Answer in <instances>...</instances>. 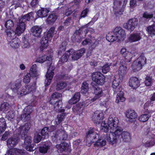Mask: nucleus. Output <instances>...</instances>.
Instances as JSON below:
<instances>
[{
    "label": "nucleus",
    "instance_id": "obj_1",
    "mask_svg": "<svg viewBox=\"0 0 155 155\" xmlns=\"http://www.w3.org/2000/svg\"><path fill=\"white\" fill-rule=\"evenodd\" d=\"M32 16V13L30 12L24 16L19 17L16 20L17 27L15 31L11 29H7L6 30L7 37L12 39L16 38V34L18 35H21L25 29V22L27 21H29Z\"/></svg>",
    "mask_w": 155,
    "mask_h": 155
},
{
    "label": "nucleus",
    "instance_id": "obj_2",
    "mask_svg": "<svg viewBox=\"0 0 155 155\" xmlns=\"http://www.w3.org/2000/svg\"><path fill=\"white\" fill-rule=\"evenodd\" d=\"M118 119L115 115H112L110 117L108 121L109 126L110 130H115V131L106 134V137L108 143L110 144L114 145L119 143V134H118L117 129L118 127Z\"/></svg>",
    "mask_w": 155,
    "mask_h": 155
},
{
    "label": "nucleus",
    "instance_id": "obj_3",
    "mask_svg": "<svg viewBox=\"0 0 155 155\" xmlns=\"http://www.w3.org/2000/svg\"><path fill=\"white\" fill-rule=\"evenodd\" d=\"M30 127L28 124H26L24 126H20L16 130V132L18 135H21V138L24 140V144L23 147L28 151H32L36 149L35 144H31L32 138L31 137L27 136V134Z\"/></svg>",
    "mask_w": 155,
    "mask_h": 155
},
{
    "label": "nucleus",
    "instance_id": "obj_4",
    "mask_svg": "<svg viewBox=\"0 0 155 155\" xmlns=\"http://www.w3.org/2000/svg\"><path fill=\"white\" fill-rule=\"evenodd\" d=\"M10 85L13 92L19 97L32 92L34 90V87L30 86L22 87L21 88V80L19 79L16 80L14 82L11 83Z\"/></svg>",
    "mask_w": 155,
    "mask_h": 155
},
{
    "label": "nucleus",
    "instance_id": "obj_5",
    "mask_svg": "<svg viewBox=\"0 0 155 155\" xmlns=\"http://www.w3.org/2000/svg\"><path fill=\"white\" fill-rule=\"evenodd\" d=\"M112 115H115L114 114H111L110 116L108 119V123L107 124L104 121H102L104 117L103 112L101 111L97 110L94 113L92 119L94 123L97 124H99L102 122L100 127L101 130V131L107 133L109 131V128H110L108 125L109 118Z\"/></svg>",
    "mask_w": 155,
    "mask_h": 155
},
{
    "label": "nucleus",
    "instance_id": "obj_6",
    "mask_svg": "<svg viewBox=\"0 0 155 155\" xmlns=\"http://www.w3.org/2000/svg\"><path fill=\"white\" fill-rule=\"evenodd\" d=\"M113 33L111 35L108 34L106 36L107 39L110 42H113L117 40H123L126 37L125 31L120 27L115 28Z\"/></svg>",
    "mask_w": 155,
    "mask_h": 155
},
{
    "label": "nucleus",
    "instance_id": "obj_7",
    "mask_svg": "<svg viewBox=\"0 0 155 155\" xmlns=\"http://www.w3.org/2000/svg\"><path fill=\"white\" fill-rule=\"evenodd\" d=\"M53 134L52 138L54 141H56L58 140H66L68 138V135L63 127H61L57 131L53 132Z\"/></svg>",
    "mask_w": 155,
    "mask_h": 155
},
{
    "label": "nucleus",
    "instance_id": "obj_8",
    "mask_svg": "<svg viewBox=\"0 0 155 155\" xmlns=\"http://www.w3.org/2000/svg\"><path fill=\"white\" fill-rule=\"evenodd\" d=\"M54 29V27H51L46 34L42 37L41 43L43 48H46L48 46V41L51 40L53 35L56 33Z\"/></svg>",
    "mask_w": 155,
    "mask_h": 155
},
{
    "label": "nucleus",
    "instance_id": "obj_9",
    "mask_svg": "<svg viewBox=\"0 0 155 155\" xmlns=\"http://www.w3.org/2000/svg\"><path fill=\"white\" fill-rule=\"evenodd\" d=\"M146 58L143 56H140L134 61L132 65V68L134 72H137L142 69V66L146 63Z\"/></svg>",
    "mask_w": 155,
    "mask_h": 155
},
{
    "label": "nucleus",
    "instance_id": "obj_10",
    "mask_svg": "<svg viewBox=\"0 0 155 155\" xmlns=\"http://www.w3.org/2000/svg\"><path fill=\"white\" fill-rule=\"evenodd\" d=\"M117 129L118 134H119L118 137L119 143L121 141L127 142L131 140V135L127 131H123L122 129L118 126Z\"/></svg>",
    "mask_w": 155,
    "mask_h": 155
},
{
    "label": "nucleus",
    "instance_id": "obj_11",
    "mask_svg": "<svg viewBox=\"0 0 155 155\" xmlns=\"http://www.w3.org/2000/svg\"><path fill=\"white\" fill-rule=\"evenodd\" d=\"M37 70V65L35 64H33L30 69V73L27 74L23 78V82L25 83L29 82L31 77H36L38 75Z\"/></svg>",
    "mask_w": 155,
    "mask_h": 155
},
{
    "label": "nucleus",
    "instance_id": "obj_12",
    "mask_svg": "<svg viewBox=\"0 0 155 155\" xmlns=\"http://www.w3.org/2000/svg\"><path fill=\"white\" fill-rule=\"evenodd\" d=\"M32 107L28 106L26 107L24 110V113L23 114L17 119L18 121H19L21 120H22L24 121H27L30 119V114L33 111Z\"/></svg>",
    "mask_w": 155,
    "mask_h": 155
},
{
    "label": "nucleus",
    "instance_id": "obj_13",
    "mask_svg": "<svg viewBox=\"0 0 155 155\" xmlns=\"http://www.w3.org/2000/svg\"><path fill=\"white\" fill-rule=\"evenodd\" d=\"M99 137L97 134L94 132V129L90 128L86 133V141L88 143H94Z\"/></svg>",
    "mask_w": 155,
    "mask_h": 155
},
{
    "label": "nucleus",
    "instance_id": "obj_14",
    "mask_svg": "<svg viewBox=\"0 0 155 155\" xmlns=\"http://www.w3.org/2000/svg\"><path fill=\"white\" fill-rule=\"evenodd\" d=\"M138 24V19L134 18L129 19L127 23H124L123 27L125 29L132 31L136 27Z\"/></svg>",
    "mask_w": 155,
    "mask_h": 155
},
{
    "label": "nucleus",
    "instance_id": "obj_15",
    "mask_svg": "<svg viewBox=\"0 0 155 155\" xmlns=\"http://www.w3.org/2000/svg\"><path fill=\"white\" fill-rule=\"evenodd\" d=\"M54 69V68L51 64L49 67L45 75L46 79L45 82V86H48L50 84L54 74L53 71Z\"/></svg>",
    "mask_w": 155,
    "mask_h": 155
},
{
    "label": "nucleus",
    "instance_id": "obj_16",
    "mask_svg": "<svg viewBox=\"0 0 155 155\" xmlns=\"http://www.w3.org/2000/svg\"><path fill=\"white\" fill-rule=\"evenodd\" d=\"M92 80L97 84L102 85L104 82V78L103 74L100 72H96L92 74Z\"/></svg>",
    "mask_w": 155,
    "mask_h": 155
},
{
    "label": "nucleus",
    "instance_id": "obj_17",
    "mask_svg": "<svg viewBox=\"0 0 155 155\" xmlns=\"http://www.w3.org/2000/svg\"><path fill=\"white\" fill-rule=\"evenodd\" d=\"M94 92L95 95V97L93 98L87 100L84 102V104H86L87 105L89 104L94 102L97 99L99 98L101 96L102 94V91L101 88L97 87L95 88L94 90Z\"/></svg>",
    "mask_w": 155,
    "mask_h": 155
},
{
    "label": "nucleus",
    "instance_id": "obj_18",
    "mask_svg": "<svg viewBox=\"0 0 155 155\" xmlns=\"http://www.w3.org/2000/svg\"><path fill=\"white\" fill-rule=\"evenodd\" d=\"M126 61L124 60H121L120 64V66L118 71V76L120 77H123L126 74L127 72V67L126 64Z\"/></svg>",
    "mask_w": 155,
    "mask_h": 155
},
{
    "label": "nucleus",
    "instance_id": "obj_19",
    "mask_svg": "<svg viewBox=\"0 0 155 155\" xmlns=\"http://www.w3.org/2000/svg\"><path fill=\"white\" fill-rule=\"evenodd\" d=\"M72 53L71 54L72 59L74 60H76L80 58L85 52V49L83 48L77 51H74L73 49Z\"/></svg>",
    "mask_w": 155,
    "mask_h": 155
},
{
    "label": "nucleus",
    "instance_id": "obj_20",
    "mask_svg": "<svg viewBox=\"0 0 155 155\" xmlns=\"http://www.w3.org/2000/svg\"><path fill=\"white\" fill-rule=\"evenodd\" d=\"M126 116L127 120L130 122H133L136 120L137 115L134 110H128L126 113Z\"/></svg>",
    "mask_w": 155,
    "mask_h": 155
},
{
    "label": "nucleus",
    "instance_id": "obj_21",
    "mask_svg": "<svg viewBox=\"0 0 155 155\" xmlns=\"http://www.w3.org/2000/svg\"><path fill=\"white\" fill-rule=\"evenodd\" d=\"M143 35V33L141 32H137L131 34L128 38L129 42H133L140 40Z\"/></svg>",
    "mask_w": 155,
    "mask_h": 155
},
{
    "label": "nucleus",
    "instance_id": "obj_22",
    "mask_svg": "<svg viewBox=\"0 0 155 155\" xmlns=\"http://www.w3.org/2000/svg\"><path fill=\"white\" fill-rule=\"evenodd\" d=\"M88 25L87 24L85 25L82 26L78 30H77L74 33L75 35H79L80 37H82L83 38H84L86 36V35L87 33V27ZM75 36L76 37L75 35Z\"/></svg>",
    "mask_w": 155,
    "mask_h": 155
},
{
    "label": "nucleus",
    "instance_id": "obj_23",
    "mask_svg": "<svg viewBox=\"0 0 155 155\" xmlns=\"http://www.w3.org/2000/svg\"><path fill=\"white\" fill-rule=\"evenodd\" d=\"M19 140V138L17 135L9 138L7 140L8 147H10L15 146L18 144Z\"/></svg>",
    "mask_w": 155,
    "mask_h": 155
},
{
    "label": "nucleus",
    "instance_id": "obj_24",
    "mask_svg": "<svg viewBox=\"0 0 155 155\" xmlns=\"http://www.w3.org/2000/svg\"><path fill=\"white\" fill-rule=\"evenodd\" d=\"M24 154L23 150L17 148H12L8 150L5 155H23Z\"/></svg>",
    "mask_w": 155,
    "mask_h": 155
},
{
    "label": "nucleus",
    "instance_id": "obj_25",
    "mask_svg": "<svg viewBox=\"0 0 155 155\" xmlns=\"http://www.w3.org/2000/svg\"><path fill=\"white\" fill-rule=\"evenodd\" d=\"M120 52L121 54L125 58V61L128 62H130V61L132 58V55L130 52L127 51L125 48H122Z\"/></svg>",
    "mask_w": 155,
    "mask_h": 155
},
{
    "label": "nucleus",
    "instance_id": "obj_26",
    "mask_svg": "<svg viewBox=\"0 0 155 155\" xmlns=\"http://www.w3.org/2000/svg\"><path fill=\"white\" fill-rule=\"evenodd\" d=\"M139 81L138 79L134 77L130 78L129 81V86L133 89H136L139 86Z\"/></svg>",
    "mask_w": 155,
    "mask_h": 155
},
{
    "label": "nucleus",
    "instance_id": "obj_27",
    "mask_svg": "<svg viewBox=\"0 0 155 155\" xmlns=\"http://www.w3.org/2000/svg\"><path fill=\"white\" fill-rule=\"evenodd\" d=\"M42 31V28L38 26H35L32 27L31 29L32 35L37 37L41 36V34Z\"/></svg>",
    "mask_w": 155,
    "mask_h": 155
},
{
    "label": "nucleus",
    "instance_id": "obj_28",
    "mask_svg": "<svg viewBox=\"0 0 155 155\" xmlns=\"http://www.w3.org/2000/svg\"><path fill=\"white\" fill-rule=\"evenodd\" d=\"M72 51V50H71V49H70L67 51L60 59L58 62L59 64H62L67 61L69 58V56L71 55Z\"/></svg>",
    "mask_w": 155,
    "mask_h": 155
},
{
    "label": "nucleus",
    "instance_id": "obj_29",
    "mask_svg": "<svg viewBox=\"0 0 155 155\" xmlns=\"http://www.w3.org/2000/svg\"><path fill=\"white\" fill-rule=\"evenodd\" d=\"M54 103L52 104L54 105L55 110L57 112H64V110L61 107L62 101L60 100L58 101H54Z\"/></svg>",
    "mask_w": 155,
    "mask_h": 155
},
{
    "label": "nucleus",
    "instance_id": "obj_30",
    "mask_svg": "<svg viewBox=\"0 0 155 155\" xmlns=\"http://www.w3.org/2000/svg\"><path fill=\"white\" fill-rule=\"evenodd\" d=\"M51 146V143L50 141H48L45 142L44 145L40 147L39 150L40 152L44 153H46Z\"/></svg>",
    "mask_w": 155,
    "mask_h": 155
},
{
    "label": "nucleus",
    "instance_id": "obj_31",
    "mask_svg": "<svg viewBox=\"0 0 155 155\" xmlns=\"http://www.w3.org/2000/svg\"><path fill=\"white\" fill-rule=\"evenodd\" d=\"M117 62L115 63H108L104 65L102 68V71L104 73H106L108 72L111 68H113V67L116 66Z\"/></svg>",
    "mask_w": 155,
    "mask_h": 155
},
{
    "label": "nucleus",
    "instance_id": "obj_32",
    "mask_svg": "<svg viewBox=\"0 0 155 155\" xmlns=\"http://www.w3.org/2000/svg\"><path fill=\"white\" fill-rule=\"evenodd\" d=\"M49 11V8H43L38 11L37 14L39 17L43 18L47 16L48 13Z\"/></svg>",
    "mask_w": 155,
    "mask_h": 155
},
{
    "label": "nucleus",
    "instance_id": "obj_33",
    "mask_svg": "<svg viewBox=\"0 0 155 155\" xmlns=\"http://www.w3.org/2000/svg\"><path fill=\"white\" fill-rule=\"evenodd\" d=\"M52 56L51 55H49L47 56L45 55L40 56L36 59V62L39 63H42L46 60L50 61L52 60Z\"/></svg>",
    "mask_w": 155,
    "mask_h": 155
},
{
    "label": "nucleus",
    "instance_id": "obj_34",
    "mask_svg": "<svg viewBox=\"0 0 155 155\" xmlns=\"http://www.w3.org/2000/svg\"><path fill=\"white\" fill-rule=\"evenodd\" d=\"M106 143V141L104 139L102 136L100 139H99L97 141H96L94 144V145L95 147H101L104 146Z\"/></svg>",
    "mask_w": 155,
    "mask_h": 155
},
{
    "label": "nucleus",
    "instance_id": "obj_35",
    "mask_svg": "<svg viewBox=\"0 0 155 155\" xmlns=\"http://www.w3.org/2000/svg\"><path fill=\"white\" fill-rule=\"evenodd\" d=\"M123 78L122 77H119L118 75H116L114 77V79L113 81L112 87L113 89L119 87V83L122 81Z\"/></svg>",
    "mask_w": 155,
    "mask_h": 155
},
{
    "label": "nucleus",
    "instance_id": "obj_36",
    "mask_svg": "<svg viewBox=\"0 0 155 155\" xmlns=\"http://www.w3.org/2000/svg\"><path fill=\"white\" fill-rule=\"evenodd\" d=\"M10 41V44L12 48H18L20 44V41L18 38H15L12 39Z\"/></svg>",
    "mask_w": 155,
    "mask_h": 155
},
{
    "label": "nucleus",
    "instance_id": "obj_37",
    "mask_svg": "<svg viewBox=\"0 0 155 155\" xmlns=\"http://www.w3.org/2000/svg\"><path fill=\"white\" fill-rule=\"evenodd\" d=\"M58 17L55 13L50 15L47 19V22L49 24H53L57 19Z\"/></svg>",
    "mask_w": 155,
    "mask_h": 155
},
{
    "label": "nucleus",
    "instance_id": "obj_38",
    "mask_svg": "<svg viewBox=\"0 0 155 155\" xmlns=\"http://www.w3.org/2000/svg\"><path fill=\"white\" fill-rule=\"evenodd\" d=\"M80 98V93H76L73 97L69 101V104H72L77 103L79 100Z\"/></svg>",
    "mask_w": 155,
    "mask_h": 155
},
{
    "label": "nucleus",
    "instance_id": "obj_39",
    "mask_svg": "<svg viewBox=\"0 0 155 155\" xmlns=\"http://www.w3.org/2000/svg\"><path fill=\"white\" fill-rule=\"evenodd\" d=\"M122 90H120L118 93H117V96L116 100V102L118 103L119 102H123L125 100V98L124 97V94Z\"/></svg>",
    "mask_w": 155,
    "mask_h": 155
},
{
    "label": "nucleus",
    "instance_id": "obj_40",
    "mask_svg": "<svg viewBox=\"0 0 155 155\" xmlns=\"http://www.w3.org/2000/svg\"><path fill=\"white\" fill-rule=\"evenodd\" d=\"M29 38L27 35H25L23 38V42L22 43V47L23 48H28L30 47Z\"/></svg>",
    "mask_w": 155,
    "mask_h": 155
},
{
    "label": "nucleus",
    "instance_id": "obj_41",
    "mask_svg": "<svg viewBox=\"0 0 155 155\" xmlns=\"http://www.w3.org/2000/svg\"><path fill=\"white\" fill-rule=\"evenodd\" d=\"M57 147L61 151H63L68 150L69 146L68 144L65 143H61L59 145H57Z\"/></svg>",
    "mask_w": 155,
    "mask_h": 155
},
{
    "label": "nucleus",
    "instance_id": "obj_42",
    "mask_svg": "<svg viewBox=\"0 0 155 155\" xmlns=\"http://www.w3.org/2000/svg\"><path fill=\"white\" fill-rule=\"evenodd\" d=\"M89 89L88 84L86 82H84L81 87V93L83 94H86Z\"/></svg>",
    "mask_w": 155,
    "mask_h": 155
},
{
    "label": "nucleus",
    "instance_id": "obj_43",
    "mask_svg": "<svg viewBox=\"0 0 155 155\" xmlns=\"http://www.w3.org/2000/svg\"><path fill=\"white\" fill-rule=\"evenodd\" d=\"M0 132L2 133L5 130L6 125L5 119L3 118H0Z\"/></svg>",
    "mask_w": 155,
    "mask_h": 155
},
{
    "label": "nucleus",
    "instance_id": "obj_44",
    "mask_svg": "<svg viewBox=\"0 0 155 155\" xmlns=\"http://www.w3.org/2000/svg\"><path fill=\"white\" fill-rule=\"evenodd\" d=\"M61 96V94L57 93L55 92L51 96V99L50 101V103L51 104H53L54 103V101L56 99H58L60 98Z\"/></svg>",
    "mask_w": 155,
    "mask_h": 155
},
{
    "label": "nucleus",
    "instance_id": "obj_45",
    "mask_svg": "<svg viewBox=\"0 0 155 155\" xmlns=\"http://www.w3.org/2000/svg\"><path fill=\"white\" fill-rule=\"evenodd\" d=\"M10 105L7 102H4L0 105V111H7L9 108Z\"/></svg>",
    "mask_w": 155,
    "mask_h": 155
},
{
    "label": "nucleus",
    "instance_id": "obj_46",
    "mask_svg": "<svg viewBox=\"0 0 155 155\" xmlns=\"http://www.w3.org/2000/svg\"><path fill=\"white\" fill-rule=\"evenodd\" d=\"M145 132L143 133V135L147 136L150 139L152 138L153 140H155V135H154L149 131V130L148 129H146L144 130Z\"/></svg>",
    "mask_w": 155,
    "mask_h": 155
},
{
    "label": "nucleus",
    "instance_id": "obj_47",
    "mask_svg": "<svg viewBox=\"0 0 155 155\" xmlns=\"http://www.w3.org/2000/svg\"><path fill=\"white\" fill-rule=\"evenodd\" d=\"M48 131V128L47 127H44L41 130L40 134L44 138L48 137L49 136Z\"/></svg>",
    "mask_w": 155,
    "mask_h": 155
},
{
    "label": "nucleus",
    "instance_id": "obj_48",
    "mask_svg": "<svg viewBox=\"0 0 155 155\" xmlns=\"http://www.w3.org/2000/svg\"><path fill=\"white\" fill-rule=\"evenodd\" d=\"M67 85V83L64 82H59L58 83L56 89L57 90H59L63 89Z\"/></svg>",
    "mask_w": 155,
    "mask_h": 155
},
{
    "label": "nucleus",
    "instance_id": "obj_49",
    "mask_svg": "<svg viewBox=\"0 0 155 155\" xmlns=\"http://www.w3.org/2000/svg\"><path fill=\"white\" fill-rule=\"evenodd\" d=\"M153 80L151 77L149 76H147L145 78V84L147 86H150L153 84Z\"/></svg>",
    "mask_w": 155,
    "mask_h": 155
},
{
    "label": "nucleus",
    "instance_id": "obj_50",
    "mask_svg": "<svg viewBox=\"0 0 155 155\" xmlns=\"http://www.w3.org/2000/svg\"><path fill=\"white\" fill-rule=\"evenodd\" d=\"M81 105L80 104H78L74 106L72 108L73 111L75 113L79 114V113L80 112V111L81 110Z\"/></svg>",
    "mask_w": 155,
    "mask_h": 155
},
{
    "label": "nucleus",
    "instance_id": "obj_51",
    "mask_svg": "<svg viewBox=\"0 0 155 155\" xmlns=\"http://www.w3.org/2000/svg\"><path fill=\"white\" fill-rule=\"evenodd\" d=\"M65 114L64 113H62L61 114H58L57 116V119L55 120L56 124H59L64 118Z\"/></svg>",
    "mask_w": 155,
    "mask_h": 155
},
{
    "label": "nucleus",
    "instance_id": "obj_52",
    "mask_svg": "<svg viewBox=\"0 0 155 155\" xmlns=\"http://www.w3.org/2000/svg\"><path fill=\"white\" fill-rule=\"evenodd\" d=\"M14 24L13 21L11 20H8L6 21L5 25L6 28L10 29L14 26Z\"/></svg>",
    "mask_w": 155,
    "mask_h": 155
},
{
    "label": "nucleus",
    "instance_id": "obj_53",
    "mask_svg": "<svg viewBox=\"0 0 155 155\" xmlns=\"http://www.w3.org/2000/svg\"><path fill=\"white\" fill-rule=\"evenodd\" d=\"M15 116V112L14 110H10L7 113L6 117L9 120H11Z\"/></svg>",
    "mask_w": 155,
    "mask_h": 155
},
{
    "label": "nucleus",
    "instance_id": "obj_54",
    "mask_svg": "<svg viewBox=\"0 0 155 155\" xmlns=\"http://www.w3.org/2000/svg\"><path fill=\"white\" fill-rule=\"evenodd\" d=\"M67 45V42L66 41H64L62 42L59 47L58 51L59 54L60 52H61L65 51Z\"/></svg>",
    "mask_w": 155,
    "mask_h": 155
},
{
    "label": "nucleus",
    "instance_id": "obj_55",
    "mask_svg": "<svg viewBox=\"0 0 155 155\" xmlns=\"http://www.w3.org/2000/svg\"><path fill=\"white\" fill-rule=\"evenodd\" d=\"M150 116L148 114H143L139 118L140 121L142 122H145L147 121Z\"/></svg>",
    "mask_w": 155,
    "mask_h": 155
},
{
    "label": "nucleus",
    "instance_id": "obj_56",
    "mask_svg": "<svg viewBox=\"0 0 155 155\" xmlns=\"http://www.w3.org/2000/svg\"><path fill=\"white\" fill-rule=\"evenodd\" d=\"M147 29L149 34L155 35V24L148 27Z\"/></svg>",
    "mask_w": 155,
    "mask_h": 155
},
{
    "label": "nucleus",
    "instance_id": "obj_57",
    "mask_svg": "<svg viewBox=\"0 0 155 155\" xmlns=\"http://www.w3.org/2000/svg\"><path fill=\"white\" fill-rule=\"evenodd\" d=\"M43 137L39 134H35L34 138V141L35 143H38L40 142L43 138Z\"/></svg>",
    "mask_w": 155,
    "mask_h": 155
},
{
    "label": "nucleus",
    "instance_id": "obj_58",
    "mask_svg": "<svg viewBox=\"0 0 155 155\" xmlns=\"http://www.w3.org/2000/svg\"><path fill=\"white\" fill-rule=\"evenodd\" d=\"M109 56L111 59L114 60L115 61H117L118 58V54L116 52L113 53L111 54H110Z\"/></svg>",
    "mask_w": 155,
    "mask_h": 155
},
{
    "label": "nucleus",
    "instance_id": "obj_59",
    "mask_svg": "<svg viewBox=\"0 0 155 155\" xmlns=\"http://www.w3.org/2000/svg\"><path fill=\"white\" fill-rule=\"evenodd\" d=\"M89 12V10L87 8H85L81 12L79 19L82 18H84L87 16V14Z\"/></svg>",
    "mask_w": 155,
    "mask_h": 155
},
{
    "label": "nucleus",
    "instance_id": "obj_60",
    "mask_svg": "<svg viewBox=\"0 0 155 155\" xmlns=\"http://www.w3.org/2000/svg\"><path fill=\"white\" fill-rule=\"evenodd\" d=\"M73 23V21L71 18H68L66 19L64 22V24L65 26H69L71 24Z\"/></svg>",
    "mask_w": 155,
    "mask_h": 155
},
{
    "label": "nucleus",
    "instance_id": "obj_61",
    "mask_svg": "<svg viewBox=\"0 0 155 155\" xmlns=\"http://www.w3.org/2000/svg\"><path fill=\"white\" fill-rule=\"evenodd\" d=\"M91 42L92 41L91 39L89 38H86L82 42V44L83 45H86L91 44Z\"/></svg>",
    "mask_w": 155,
    "mask_h": 155
},
{
    "label": "nucleus",
    "instance_id": "obj_62",
    "mask_svg": "<svg viewBox=\"0 0 155 155\" xmlns=\"http://www.w3.org/2000/svg\"><path fill=\"white\" fill-rule=\"evenodd\" d=\"M154 144V140H151L150 141H147L145 143V146L146 147H151Z\"/></svg>",
    "mask_w": 155,
    "mask_h": 155
},
{
    "label": "nucleus",
    "instance_id": "obj_63",
    "mask_svg": "<svg viewBox=\"0 0 155 155\" xmlns=\"http://www.w3.org/2000/svg\"><path fill=\"white\" fill-rule=\"evenodd\" d=\"M153 15L152 14H150L147 12H145L143 14V16L144 18H150L153 17Z\"/></svg>",
    "mask_w": 155,
    "mask_h": 155
},
{
    "label": "nucleus",
    "instance_id": "obj_64",
    "mask_svg": "<svg viewBox=\"0 0 155 155\" xmlns=\"http://www.w3.org/2000/svg\"><path fill=\"white\" fill-rule=\"evenodd\" d=\"M14 5H15V8L16 9L18 7H21L23 8H24L25 7L24 5V4H22L21 3L18 2H15L14 3Z\"/></svg>",
    "mask_w": 155,
    "mask_h": 155
}]
</instances>
